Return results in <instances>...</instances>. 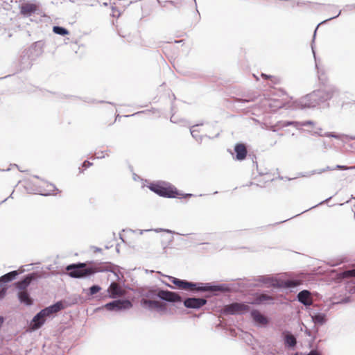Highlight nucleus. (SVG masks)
<instances>
[{"mask_svg": "<svg viewBox=\"0 0 355 355\" xmlns=\"http://www.w3.org/2000/svg\"><path fill=\"white\" fill-rule=\"evenodd\" d=\"M171 282L178 286L179 288L184 290H191L196 292H205V291H220L229 292L230 291V287L226 284L211 285L210 283L202 282H191L184 279H180L173 277H169Z\"/></svg>", "mask_w": 355, "mask_h": 355, "instance_id": "nucleus-1", "label": "nucleus"}, {"mask_svg": "<svg viewBox=\"0 0 355 355\" xmlns=\"http://www.w3.org/2000/svg\"><path fill=\"white\" fill-rule=\"evenodd\" d=\"M64 308L61 302H57L53 305L42 309L33 318L31 322V327L33 330L40 329L45 322L46 318H51L54 314Z\"/></svg>", "mask_w": 355, "mask_h": 355, "instance_id": "nucleus-2", "label": "nucleus"}, {"mask_svg": "<svg viewBox=\"0 0 355 355\" xmlns=\"http://www.w3.org/2000/svg\"><path fill=\"white\" fill-rule=\"evenodd\" d=\"M66 270L69 272V275L73 278H87L94 274L103 272L105 270L101 267H87L86 263H77L68 265Z\"/></svg>", "mask_w": 355, "mask_h": 355, "instance_id": "nucleus-3", "label": "nucleus"}, {"mask_svg": "<svg viewBox=\"0 0 355 355\" xmlns=\"http://www.w3.org/2000/svg\"><path fill=\"white\" fill-rule=\"evenodd\" d=\"M146 297L148 298L147 300H153L155 297H159L160 300L167 302L175 303L182 302V297L179 294L160 288L149 290L147 292Z\"/></svg>", "mask_w": 355, "mask_h": 355, "instance_id": "nucleus-4", "label": "nucleus"}, {"mask_svg": "<svg viewBox=\"0 0 355 355\" xmlns=\"http://www.w3.org/2000/svg\"><path fill=\"white\" fill-rule=\"evenodd\" d=\"M149 189L159 196L166 198H175L178 194L176 188L166 182L152 183Z\"/></svg>", "mask_w": 355, "mask_h": 355, "instance_id": "nucleus-5", "label": "nucleus"}, {"mask_svg": "<svg viewBox=\"0 0 355 355\" xmlns=\"http://www.w3.org/2000/svg\"><path fill=\"white\" fill-rule=\"evenodd\" d=\"M338 94V90L334 86H329L324 89L313 92V96L316 98L318 105L320 103L325 102Z\"/></svg>", "mask_w": 355, "mask_h": 355, "instance_id": "nucleus-6", "label": "nucleus"}, {"mask_svg": "<svg viewBox=\"0 0 355 355\" xmlns=\"http://www.w3.org/2000/svg\"><path fill=\"white\" fill-rule=\"evenodd\" d=\"M104 307L110 311L121 312L131 309L132 304L128 300H116L107 303Z\"/></svg>", "mask_w": 355, "mask_h": 355, "instance_id": "nucleus-7", "label": "nucleus"}, {"mask_svg": "<svg viewBox=\"0 0 355 355\" xmlns=\"http://www.w3.org/2000/svg\"><path fill=\"white\" fill-rule=\"evenodd\" d=\"M250 308L247 304L234 302L225 306L224 312L231 315H241L249 311Z\"/></svg>", "mask_w": 355, "mask_h": 355, "instance_id": "nucleus-8", "label": "nucleus"}, {"mask_svg": "<svg viewBox=\"0 0 355 355\" xmlns=\"http://www.w3.org/2000/svg\"><path fill=\"white\" fill-rule=\"evenodd\" d=\"M141 304L143 307L150 311L156 310L157 311H165L166 309V304L157 300L143 298L141 300Z\"/></svg>", "mask_w": 355, "mask_h": 355, "instance_id": "nucleus-9", "label": "nucleus"}, {"mask_svg": "<svg viewBox=\"0 0 355 355\" xmlns=\"http://www.w3.org/2000/svg\"><path fill=\"white\" fill-rule=\"evenodd\" d=\"M312 96H313V92L300 98L297 101V107L304 109L316 107L318 105L316 98Z\"/></svg>", "mask_w": 355, "mask_h": 355, "instance_id": "nucleus-10", "label": "nucleus"}, {"mask_svg": "<svg viewBox=\"0 0 355 355\" xmlns=\"http://www.w3.org/2000/svg\"><path fill=\"white\" fill-rule=\"evenodd\" d=\"M207 300L204 298L188 297L183 302L184 306L187 309H199L207 304Z\"/></svg>", "mask_w": 355, "mask_h": 355, "instance_id": "nucleus-11", "label": "nucleus"}, {"mask_svg": "<svg viewBox=\"0 0 355 355\" xmlns=\"http://www.w3.org/2000/svg\"><path fill=\"white\" fill-rule=\"evenodd\" d=\"M250 315L254 322L258 327H266L269 322L268 319L258 310L252 311Z\"/></svg>", "mask_w": 355, "mask_h": 355, "instance_id": "nucleus-12", "label": "nucleus"}, {"mask_svg": "<svg viewBox=\"0 0 355 355\" xmlns=\"http://www.w3.org/2000/svg\"><path fill=\"white\" fill-rule=\"evenodd\" d=\"M19 8L21 15L24 17H28L37 10L38 6L35 3H24Z\"/></svg>", "mask_w": 355, "mask_h": 355, "instance_id": "nucleus-13", "label": "nucleus"}, {"mask_svg": "<svg viewBox=\"0 0 355 355\" xmlns=\"http://www.w3.org/2000/svg\"><path fill=\"white\" fill-rule=\"evenodd\" d=\"M37 277L38 275L35 272L28 274L22 280L15 283L16 287L20 290V291H26L31 282L35 280Z\"/></svg>", "mask_w": 355, "mask_h": 355, "instance_id": "nucleus-14", "label": "nucleus"}, {"mask_svg": "<svg viewBox=\"0 0 355 355\" xmlns=\"http://www.w3.org/2000/svg\"><path fill=\"white\" fill-rule=\"evenodd\" d=\"M310 315L315 324L322 326L327 322V315L325 313L311 312Z\"/></svg>", "mask_w": 355, "mask_h": 355, "instance_id": "nucleus-15", "label": "nucleus"}, {"mask_svg": "<svg viewBox=\"0 0 355 355\" xmlns=\"http://www.w3.org/2000/svg\"><path fill=\"white\" fill-rule=\"evenodd\" d=\"M297 300L304 306H310L313 301L311 297V293L308 290H303L297 294Z\"/></svg>", "mask_w": 355, "mask_h": 355, "instance_id": "nucleus-16", "label": "nucleus"}, {"mask_svg": "<svg viewBox=\"0 0 355 355\" xmlns=\"http://www.w3.org/2000/svg\"><path fill=\"white\" fill-rule=\"evenodd\" d=\"M56 190L58 189L54 184L46 182L43 187L37 189V192L42 196H49L54 195Z\"/></svg>", "mask_w": 355, "mask_h": 355, "instance_id": "nucleus-17", "label": "nucleus"}, {"mask_svg": "<svg viewBox=\"0 0 355 355\" xmlns=\"http://www.w3.org/2000/svg\"><path fill=\"white\" fill-rule=\"evenodd\" d=\"M236 153V159L237 160H243L247 155V149L244 144H237L234 147Z\"/></svg>", "mask_w": 355, "mask_h": 355, "instance_id": "nucleus-18", "label": "nucleus"}, {"mask_svg": "<svg viewBox=\"0 0 355 355\" xmlns=\"http://www.w3.org/2000/svg\"><path fill=\"white\" fill-rule=\"evenodd\" d=\"M108 292L110 293L112 297L115 298L116 297H119L123 295V291L120 287V286L115 283L112 282L108 288Z\"/></svg>", "mask_w": 355, "mask_h": 355, "instance_id": "nucleus-19", "label": "nucleus"}, {"mask_svg": "<svg viewBox=\"0 0 355 355\" xmlns=\"http://www.w3.org/2000/svg\"><path fill=\"white\" fill-rule=\"evenodd\" d=\"M284 340L285 345L290 348H293L294 347H295V345L297 344V340H296V338L295 337V336L293 335L289 331L284 332Z\"/></svg>", "mask_w": 355, "mask_h": 355, "instance_id": "nucleus-20", "label": "nucleus"}, {"mask_svg": "<svg viewBox=\"0 0 355 355\" xmlns=\"http://www.w3.org/2000/svg\"><path fill=\"white\" fill-rule=\"evenodd\" d=\"M18 299L21 304L30 306L33 304V300L26 291H19L17 294Z\"/></svg>", "mask_w": 355, "mask_h": 355, "instance_id": "nucleus-21", "label": "nucleus"}, {"mask_svg": "<svg viewBox=\"0 0 355 355\" xmlns=\"http://www.w3.org/2000/svg\"><path fill=\"white\" fill-rule=\"evenodd\" d=\"M259 281L268 286L279 287V284L276 279L270 276H261L259 278Z\"/></svg>", "mask_w": 355, "mask_h": 355, "instance_id": "nucleus-22", "label": "nucleus"}, {"mask_svg": "<svg viewBox=\"0 0 355 355\" xmlns=\"http://www.w3.org/2000/svg\"><path fill=\"white\" fill-rule=\"evenodd\" d=\"M19 275V272L17 270H13L10 272H8L0 277V282L3 283H7L11 282Z\"/></svg>", "mask_w": 355, "mask_h": 355, "instance_id": "nucleus-23", "label": "nucleus"}, {"mask_svg": "<svg viewBox=\"0 0 355 355\" xmlns=\"http://www.w3.org/2000/svg\"><path fill=\"white\" fill-rule=\"evenodd\" d=\"M202 125V123L196 124L190 128L191 135L198 142L202 141V136H199L197 135V132H198V130L196 129V128L198 127L199 125Z\"/></svg>", "mask_w": 355, "mask_h": 355, "instance_id": "nucleus-24", "label": "nucleus"}, {"mask_svg": "<svg viewBox=\"0 0 355 355\" xmlns=\"http://www.w3.org/2000/svg\"><path fill=\"white\" fill-rule=\"evenodd\" d=\"M53 31L54 33L60 35H66L69 33V31L67 28L59 26H53Z\"/></svg>", "mask_w": 355, "mask_h": 355, "instance_id": "nucleus-25", "label": "nucleus"}, {"mask_svg": "<svg viewBox=\"0 0 355 355\" xmlns=\"http://www.w3.org/2000/svg\"><path fill=\"white\" fill-rule=\"evenodd\" d=\"M301 123H302V122L286 121L280 122V126H282V127H287V126H289V125H292V126L295 127L297 129H300V127H302L301 126Z\"/></svg>", "mask_w": 355, "mask_h": 355, "instance_id": "nucleus-26", "label": "nucleus"}, {"mask_svg": "<svg viewBox=\"0 0 355 355\" xmlns=\"http://www.w3.org/2000/svg\"><path fill=\"white\" fill-rule=\"evenodd\" d=\"M33 60V58H30L28 55H27V58L26 57V55H24L21 58V64L23 65L22 67L24 69L31 67L32 64L31 62Z\"/></svg>", "mask_w": 355, "mask_h": 355, "instance_id": "nucleus-27", "label": "nucleus"}, {"mask_svg": "<svg viewBox=\"0 0 355 355\" xmlns=\"http://www.w3.org/2000/svg\"><path fill=\"white\" fill-rule=\"evenodd\" d=\"M300 284V281L294 279H288L284 282V286L286 288H295Z\"/></svg>", "mask_w": 355, "mask_h": 355, "instance_id": "nucleus-28", "label": "nucleus"}, {"mask_svg": "<svg viewBox=\"0 0 355 355\" xmlns=\"http://www.w3.org/2000/svg\"><path fill=\"white\" fill-rule=\"evenodd\" d=\"M343 275L344 277H355V268L345 270Z\"/></svg>", "mask_w": 355, "mask_h": 355, "instance_id": "nucleus-29", "label": "nucleus"}, {"mask_svg": "<svg viewBox=\"0 0 355 355\" xmlns=\"http://www.w3.org/2000/svg\"><path fill=\"white\" fill-rule=\"evenodd\" d=\"M101 290V286L98 285H94L89 288V295H93Z\"/></svg>", "mask_w": 355, "mask_h": 355, "instance_id": "nucleus-30", "label": "nucleus"}, {"mask_svg": "<svg viewBox=\"0 0 355 355\" xmlns=\"http://www.w3.org/2000/svg\"><path fill=\"white\" fill-rule=\"evenodd\" d=\"M258 300H259V302H262L267 301V300L272 301V298L268 295L263 294L259 296Z\"/></svg>", "mask_w": 355, "mask_h": 355, "instance_id": "nucleus-31", "label": "nucleus"}, {"mask_svg": "<svg viewBox=\"0 0 355 355\" xmlns=\"http://www.w3.org/2000/svg\"><path fill=\"white\" fill-rule=\"evenodd\" d=\"M108 151H100L96 153V158L102 159L105 157V156H108Z\"/></svg>", "mask_w": 355, "mask_h": 355, "instance_id": "nucleus-32", "label": "nucleus"}, {"mask_svg": "<svg viewBox=\"0 0 355 355\" xmlns=\"http://www.w3.org/2000/svg\"><path fill=\"white\" fill-rule=\"evenodd\" d=\"M330 137H334V138H336V139H342L343 137L347 138L348 136L344 135H337V134H336L334 132H331V134L330 135Z\"/></svg>", "mask_w": 355, "mask_h": 355, "instance_id": "nucleus-33", "label": "nucleus"}, {"mask_svg": "<svg viewBox=\"0 0 355 355\" xmlns=\"http://www.w3.org/2000/svg\"><path fill=\"white\" fill-rule=\"evenodd\" d=\"M314 122L313 121H306L301 123V126L313 125Z\"/></svg>", "mask_w": 355, "mask_h": 355, "instance_id": "nucleus-34", "label": "nucleus"}, {"mask_svg": "<svg viewBox=\"0 0 355 355\" xmlns=\"http://www.w3.org/2000/svg\"><path fill=\"white\" fill-rule=\"evenodd\" d=\"M154 231H155L156 232H166L167 233H170V234H173L174 233L173 231L170 230H166V229H162V228H159V229H155L154 230Z\"/></svg>", "mask_w": 355, "mask_h": 355, "instance_id": "nucleus-35", "label": "nucleus"}, {"mask_svg": "<svg viewBox=\"0 0 355 355\" xmlns=\"http://www.w3.org/2000/svg\"><path fill=\"white\" fill-rule=\"evenodd\" d=\"M152 230H132L134 233H139L140 235L143 234L144 232H149Z\"/></svg>", "mask_w": 355, "mask_h": 355, "instance_id": "nucleus-36", "label": "nucleus"}, {"mask_svg": "<svg viewBox=\"0 0 355 355\" xmlns=\"http://www.w3.org/2000/svg\"><path fill=\"white\" fill-rule=\"evenodd\" d=\"M92 165V163L89 162V161H85L83 164V166L85 167V168H88L90 166Z\"/></svg>", "mask_w": 355, "mask_h": 355, "instance_id": "nucleus-37", "label": "nucleus"}, {"mask_svg": "<svg viewBox=\"0 0 355 355\" xmlns=\"http://www.w3.org/2000/svg\"><path fill=\"white\" fill-rule=\"evenodd\" d=\"M6 288H2L0 290V298H2L4 297V295H6Z\"/></svg>", "mask_w": 355, "mask_h": 355, "instance_id": "nucleus-38", "label": "nucleus"}, {"mask_svg": "<svg viewBox=\"0 0 355 355\" xmlns=\"http://www.w3.org/2000/svg\"><path fill=\"white\" fill-rule=\"evenodd\" d=\"M335 168H338V169H343V170H347L349 168L345 166H342V165H336Z\"/></svg>", "mask_w": 355, "mask_h": 355, "instance_id": "nucleus-39", "label": "nucleus"}, {"mask_svg": "<svg viewBox=\"0 0 355 355\" xmlns=\"http://www.w3.org/2000/svg\"><path fill=\"white\" fill-rule=\"evenodd\" d=\"M341 14V10H339V12H338V14L334 17H331L330 18H329L328 19H327L326 21H328V20H331V19H335L336 17H338Z\"/></svg>", "mask_w": 355, "mask_h": 355, "instance_id": "nucleus-40", "label": "nucleus"}, {"mask_svg": "<svg viewBox=\"0 0 355 355\" xmlns=\"http://www.w3.org/2000/svg\"><path fill=\"white\" fill-rule=\"evenodd\" d=\"M328 170H331V168L329 167H327L326 168H323V169L320 170L319 171H317V173H321L324 172ZM315 173H316V171Z\"/></svg>", "mask_w": 355, "mask_h": 355, "instance_id": "nucleus-41", "label": "nucleus"}, {"mask_svg": "<svg viewBox=\"0 0 355 355\" xmlns=\"http://www.w3.org/2000/svg\"><path fill=\"white\" fill-rule=\"evenodd\" d=\"M92 249H94V252H101L102 249L98 247H92Z\"/></svg>", "mask_w": 355, "mask_h": 355, "instance_id": "nucleus-42", "label": "nucleus"}, {"mask_svg": "<svg viewBox=\"0 0 355 355\" xmlns=\"http://www.w3.org/2000/svg\"><path fill=\"white\" fill-rule=\"evenodd\" d=\"M311 48H312V51H313L315 60H316V57H315V51H314L313 46H312ZM315 65L317 66V62H315Z\"/></svg>", "mask_w": 355, "mask_h": 355, "instance_id": "nucleus-43", "label": "nucleus"}, {"mask_svg": "<svg viewBox=\"0 0 355 355\" xmlns=\"http://www.w3.org/2000/svg\"><path fill=\"white\" fill-rule=\"evenodd\" d=\"M331 134V132H326V133H324V136L330 137Z\"/></svg>", "mask_w": 355, "mask_h": 355, "instance_id": "nucleus-44", "label": "nucleus"}, {"mask_svg": "<svg viewBox=\"0 0 355 355\" xmlns=\"http://www.w3.org/2000/svg\"><path fill=\"white\" fill-rule=\"evenodd\" d=\"M261 76H262V77H264V78H272V76H267V75H266V74H264V73H261Z\"/></svg>", "mask_w": 355, "mask_h": 355, "instance_id": "nucleus-45", "label": "nucleus"}, {"mask_svg": "<svg viewBox=\"0 0 355 355\" xmlns=\"http://www.w3.org/2000/svg\"><path fill=\"white\" fill-rule=\"evenodd\" d=\"M173 241V236H171V237L168 239V243H171Z\"/></svg>", "mask_w": 355, "mask_h": 355, "instance_id": "nucleus-46", "label": "nucleus"}, {"mask_svg": "<svg viewBox=\"0 0 355 355\" xmlns=\"http://www.w3.org/2000/svg\"><path fill=\"white\" fill-rule=\"evenodd\" d=\"M306 334L308 335V336H311V332L309 330H306Z\"/></svg>", "mask_w": 355, "mask_h": 355, "instance_id": "nucleus-47", "label": "nucleus"}, {"mask_svg": "<svg viewBox=\"0 0 355 355\" xmlns=\"http://www.w3.org/2000/svg\"><path fill=\"white\" fill-rule=\"evenodd\" d=\"M171 122H173V123H176V121H175L173 120V116H171Z\"/></svg>", "mask_w": 355, "mask_h": 355, "instance_id": "nucleus-48", "label": "nucleus"}, {"mask_svg": "<svg viewBox=\"0 0 355 355\" xmlns=\"http://www.w3.org/2000/svg\"><path fill=\"white\" fill-rule=\"evenodd\" d=\"M313 135H321L318 132L315 131L314 132Z\"/></svg>", "mask_w": 355, "mask_h": 355, "instance_id": "nucleus-49", "label": "nucleus"}, {"mask_svg": "<svg viewBox=\"0 0 355 355\" xmlns=\"http://www.w3.org/2000/svg\"><path fill=\"white\" fill-rule=\"evenodd\" d=\"M191 196H192V194H189V193L186 194V197Z\"/></svg>", "mask_w": 355, "mask_h": 355, "instance_id": "nucleus-50", "label": "nucleus"}, {"mask_svg": "<svg viewBox=\"0 0 355 355\" xmlns=\"http://www.w3.org/2000/svg\"><path fill=\"white\" fill-rule=\"evenodd\" d=\"M351 139H355V137H350Z\"/></svg>", "mask_w": 355, "mask_h": 355, "instance_id": "nucleus-51", "label": "nucleus"}, {"mask_svg": "<svg viewBox=\"0 0 355 355\" xmlns=\"http://www.w3.org/2000/svg\"><path fill=\"white\" fill-rule=\"evenodd\" d=\"M12 193H12L8 198H12Z\"/></svg>", "mask_w": 355, "mask_h": 355, "instance_id": "nucleus-52", "label": "nucleus"}, {"mask_svg": "<svg viewBox=\"0 0 355 355\" xmlns=\"http://www.w3.org/2000/svg\"><path fill=\"white\" fill-rule=\"evenodd\" d=\"M139 113H140L139 112H137V113H135V114H139ZM133 115H135V114Z\"/></svg>", "mask_w": 355, "mask_h": 355, "instance_id": "nucleus-53", "label": "nucleus"}, {"mask_svg": "<svg viewBox=\"0 0 355 355\" xmlns=\"http://www.w3.org/2000/svg\"><path fill=\"white\" fill-rule=\"evenodd\" d=\"M164 248V250H166V246H164V248Z\"/></svg>", "mask_w": 355, "mask_h": 355, "instance_id": "nucleus-54", "label": "nucleus"}, {"mask_svg": "<svg viewBox=\"0 0 355 355\" xmlns=\"http://www.w3.org/2000/svg\"><path fill=\"white\" fill-rule=\"evenodd\" d=\"M316 32H317V28L315 30V33H316ZM315 35V33H314V35Z\"/></svg>", "mask_w": 355, "mask_h": 355, "instance_id": "nucleus-55", "label": "nucleus"}, {"mask_svg": "<svg viewBox=\"0 0 355 355\" xmlns=\"http://www.w3.org/2000/svg\"><path fill=\"white\" fill-rule=\"evenodd\" d=\"M31 51V49H28V51H27V53H28V51Z\"/></svg>", "mask_w": 355, "mask_h": 355, "instance_id": "nucleus-56", "label": "nucleus"}]
</instances>
